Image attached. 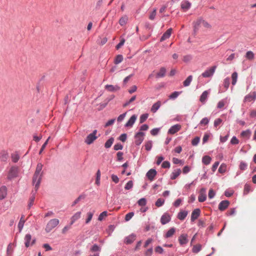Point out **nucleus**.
Segmentation results:
<instances>
[{
  "label": "nucleus",
  "mask_w": 256,
  "mask_h": 256,
  "mask_svg": "<svg viewBox=\"0 0 256 256\" xmlns=\"http://www.w3.org/2000/svg\"><path fill=\"white\" fill-rule=\"evenodd\" d=\"M160 106L161 102L160 101H158L154 103L151 108V112L153 113H155L160 108Z\"/></svg>",
  "instance_id": "b1692460"
},
{
  "label": "nucleus",
  "mask_w": 256,
  "mask_h": 256,
  "mask_svg": "<svg viewBox=\"0 0 256 256\" xmlns=\"http://www.w3.org/2000/svg\"><path fill=\"white\" fill-rule=\"evenodd\" d=\"M230 84V79L228 77L226 78L224 80L223 85L226 90H227Z\"/></svg>",
  "instance_id": "4c0bfd02"
},
{
  "label": "nucleus",
  "mask_w": 256,
  "mask_h": 256,
  "mask_svg": "<svg viewBox=\"0 0 256 256\" xmlns=\"http://www.w3.org/2000/svg\"><path fill=\"white\" fill-rule=\"evenodd\" d=\"M42 167L43 164H42L38 163L36 166V171L32 177V184H33L34 185V190L36 192L38 189L42 179V176L43 172H42L40 176V174L42 170Z\"/></svg>",
  "instance_id": "f257e3e1"
},
{
  "label": "nucleus",
  "mask_w": 256,
  "mask_h": 256,
  "mask_svg": "<svg viewBox=\"0 0 256 256\" xmlns=\"http://www.w3.org/2000/svg\"><path fill=\"white\" fill-rule=\"evenodd\" d=\"M176 230L174 228H170L166 234L165 237L168 238L172 236L173 234H174Z\"/></svg>",
  "instance_id": "2f4dec72"
},
{
  "label": "nucleus",
  "mask_w": 256,
  "mask_h": 256,
  "mask_svg": "<svg viewBox=\"0 0 256 256\" xmlns=\"http://www.w3.org/2000/svg\"><path fill=\"white\" fill-rule=\"evenodd\" d=\"M11 158H12V161L14 162V163H16L18 162V160H19L20 159V156L18 154V152H16L14 154H11Z\"/></svg>",
  "instance_id": "cd10ccee"
},
{
  "label": "nucleus",
  "mask_w": 256,
  "mask_h": 256,
  "mask_svg": "<svg viewBox=\"0 0 256 256\" xmlns=\"http://www.w3.org/2000/svg\"><path fill=\"white\" fill-rule=\"evenodd\" d=\"M59 224V220L57 218L50 220L47 224L45 230L46 232H50L54 228Z\"/></svg>",
  "instance_id": "7ed1b4c3"
},
{
  "label": "nucleus",
  "mask_w": 256,
  "mask_h": 256,
  "mask_svg": "<svg viewBox=\"0 0 256 256\" xmlns=\"http://www.w3.org/2000/svg\"><path fill=\"white\" fill-rule=\"evenodd\" d=\"M114 141V139L113 138H111L110 139H108L105 143V147L106 148H110L112 146Z\"/></svg>",
  "instance_id": "ea45409f"
},
{
  "label": "nucleus",
  "mask_w": 256,
  "mask_h": 256,
  "mask_svg": "<svg viewBox=\"0 0 256 256\" xmlns=\"http://www.w3.org/2000/svg\"><path fill=\"white\" fill-rule=\"evenodd\" d=\"M136 236L135 234H132L126 238L124 242L126 244H130L136 240Z\"/></svg>",
  "instance_id": "aec40b11"
},
{
  "label": "nucleus",
  "mask_w": 256,
  "mask_h": 256,
  "mask_svg": "<svg viewBox=\"0 0 256 256\" xmlns=\"http://www.w3.org/2000/svg\"><path fill=\"white\" fill-rule=\"evenodd\" d=\"M251 134V132L250 130L242 131L240 134V136L244 138H249Z\"/></svg>",
  "instance_id": "bb28decb"
},
{
  "label": "nucleus",
  "mask_w": 256,
  "mask_h": 256,
  "mask_svg": "<svg viewBox=\"0 0 256 256\" xmlns=\"http://www.w3.org/2000/svg\"><path fill=\"white\" fill-rule=\"evenodd\" d=\"M194 30L196 32L200 27L203 26L206 28H210L211 26L205 20L198 18L193 22Z\"/></svg>",
  "instance_id": "f03ea898"
},
{
  "label": "nucleus",
  "mask_w": 256,
  "mask_h": 256,
  "mask_svg": "<svg viewBox=\"0 0 256 256\" xmlns=\"http://www.w3.org/2000/svg\"><path fill=\"white\" fill-rule=\"evenodd\" d=\"M209 92L208 90L204 91L200 96V100L202 103L204 104L208 97Z\"/></svg>",
  "instance_id": "4be33fe9"
},
{
  "label": "nucleus",
  "mask_w": 256,
  "mask_h": 256,
  "mask_svg": "<svg viewBox=\"0 0 256 256\" xmlns=\"http://www.w3.org/2000/svg\"><path fill=\"white\" fill-rule=\"evenodd\" d=\"M181 170L180 169H177L175 170H174L171 174L170 178L172 180H175L178 176L180 175L181 174Z\"/></svg>",
  "instance_id": "a878e982"
},
{
  "label": "nucleus",
  "mask_w": 256,
  "mask_h": 256,
  "mask_svg": "<svg viewBox=\"0 0 256 256\" xmlns=\"http://www.w3.org/2000/svg\"><path fill=\"white\" fill-rule=\"evenodd\" d=\"M81 212H76L72 218V224L75 220H77L80 217Z\"/></svg>",
  "instance_id": "79ce46f5"
},
{
  "label": "nucleus",
  "mask_w": 256,
  "mask_h": 256,
  "mask_svg": "<svg viewBox=\"0 0 256 256\" xmlns=\"http://www.w3.org/2000/svg\"><path fill=\"white\" fill-rule=\"evenodd\" d=\"M172 28H170L168 29L162 36L160 38V41L162 42L164 41L167 39H168L172 32Z\"/></svg>",
  "instance_id": "4468645a"
},
{
  "label": "nucleus",
  "mask_w": 256,
  "mask_h": 256,
  "mask_svg": "<svg viewBox=\"0 0 256 256\" xmlns=\"http://www.w3.org/2000/svg\"><path fill=\"white\" fill-rule=\"evenodd\" d=\"M182 92H174L170 94L168 97L170 99L174 100Z\"/></svg>",
  "instance_id": "c9c22d12"
},
{
  "label": "nucleus",
  "mask_w": 256,
  "mask_h": 256,
  "mask_svg": "<svg viewBox=\"0 0 256 256\" xmlns=\"http://www.w3.org/2000/svg\"><path fill=\"white\" fill-rule=\"evenodd\" d=\"M133 186V182L132 180L128 182L124 186L126 190H130L132 188Z\"/></svg>",
  "instance_id": "6e6d98bb"
},
{
  "label": "nucleus",
  "mask_w": 256,
  "mask_h": 256,
  "mask_svg": "<svg viewBox=\"0 0 256 256\" xmlns=\"http://www.w3.org/2000/svg\"><path fill=\"white\" fill-rule=\"evenodd\" d=\"M247 166L248 165L246 162H241L240 164V168L242 170H244L246 168Z\"/></svg>",
  "instance_id": "680f3d73"
},
{
  "label": "nucleus",
  "mask_w": 256,
  "mask_h": 256,
  "mask_svg": "<svg viewBox=\"0 0 256 256\" xmlns=\"http://www.w3.org/2000/svg\"><path fill=\"white\" fill-rule=\"evenodd\" d=\"M246 57L250 60H252L254 58V54L252 51H248L246 53Z\"/></svg>",
  "instance_id": "c03bdc74"
},
{
  "label": "nucleus",
  "mask_w": 256,
  "mask_h": 256,
  "mask_svg": "<svg viewBox=\"0 0 256 256\" xmlns=\"http://www.w3.org/2000/svg\"><path fill=\"white\" fill-rule=\"evenodd\" d=\"M188 214V212L186 210H182L178 214L177 218L181 220H183L185 219Z\"/></svg>",
  "instance_id": "5701e85b"
},
{
  "label": "nucleus",
  "mask_w": 256,
  "mask_h": 256,
  "mask_svg": "<svg viewBox=\"0 0 256 256\" xmlns=\"http://www.w3.org/2000/svg\"><path fill=\"white\" fill-rule=\"evenodd\" d=\"M136 120V116L134 114L132 115L128 122L126 124L125 126L126 127H131L134 124Z\"/></svg>",
  "instance_id": "6ab92c4d"
},
{
  "label": "nucleus",
  "mask_w": 256,
  "mask_h": 256,
  "mask_svg": "<svg viewBox=\"0 0 256 256\" xmlns=\"http://www.w3.org/2000/svg\"><path fill=\"white\" fill-rule=\"evenodd\" d=\"M106 88L109 91H114L119 89L118 86H114L112 85L106 86Z\"/></svg>",
  "instance_id": "8fccbe9b"
},
{
  "label": "nucleus",
  "mask_w": 256,
  "mask_h": 256,
  "mask_svg": "<svg viewBox=\"0 0 256 256\" xmlns=\"http://www.w3.org/2000/svg\"><path fill=\"white\" fill-rule=\"evenodd\" d=\"M156 9H154L153 10V11L150 14V15L149 16V18L150 20H154V18H155L156 16Z\"/></svg>",
  "instance_id": "e2e57ef3"
},
{
  "label": "nucleus",
  "mask_w": 256,
  "mask_h": 256,
  "mask_svg": "<svg viewBox=\"0 0 256 256\" xmlns=\"http://www.w3.org/2000/svg\"><path fill=\"white\" fill-rule=\"evenodd\" d=\"M145 148L146 150H151L152 147V142L151 141L148 142L145 144Z\"/></svg>",
  "instance_id": "052dcab7"
},
{
  "label": "nucleus",
  "mask_w": 256,
  "mask_h": 256,
  "mask_svg": "<svg viewBox=\"0 0 256 256\" xmlns=\"http://www.w3.org/2000/svg\"><path fill=\"white\" fill-rule=\"evenodd\" d=\"M192 80V75L189 76L186 80L183 82V85L184 86H188L190 85Z\"/></svg>",
  "instance_id": "c85d7f7f"
},
{
  "label": "nucleus",
  "mask_w": 256,
  "mask_h": 256,
  "mask_svg": "<svg viewBox=\"0 0 256 256\" xmlns=\"http://www.w3.org/2000/svg\"><path fill=\"white\" fill-rule=\"evenodd\" d=\"M32 240V236L30 234H28L25 236L24 240H25V246L26 248H28L30 246V241ZM36 242V239L34 238L30 244L31 246L34 245Z\"/></svg>",
  "instance_id": "0eeeda50"
},
{
  "label": "nucleus",
  "mask_w": 256,
  "mask_h": 256,
  "mask_svg": "<svg viewBox=\"0 0 256 256\" xmlns=\"http://www.w3.org/2000/svg\"><path fill=\"white\" fill-rule=\"evenodd\" d=\"M211 160L212 159L210 156H206L202 158V162L204 164L208 165L210 164Z\"/></svg>",
  "instance_id": "473e14b6"
},
{
  "label": "nucleus",
  "mask_w": 256,
  "mask_h": 256,
  "mask_svg": "<svg viewBox=\"0 0 256 256\" xmlns=\"http://www.w3.org/2000/svg\"><path fill=\"white\" fill-rule=\"evenodd\" d=\"M200 140V138L198 136L194 138L192 141V145L194 146H196L198 144Z\"/></svg>",
  "instance_id": "13d9d810"
},
{
  "label": "nucleus",
  "mask_w": 256,
  "mask_h": 256,
  "mask_svg": "<svg viewBox=\"0 0 256 256\" xmlns=\"http://www.w3.org/2000/svg\"><path fill=\"white\" fill-rule=\"evenodd\" d=\"M138 203L140 206H144L146 204V200L145 198H142L138 200Z\"/></svg>",
  "instance_id": "603ef678"
},
{
  "label": "nucleus",
  "mask_w": 256,
  "mask_h": 256,
  "mask_svg": "<svg viewBox=\"0 0 256 256\" xmlns=\"http://www.w3.org/2000/svg\"><path fill=\"white\" fill-rule=\"evenodd\" d=\"M148 114H145L141 115L140 118V123H143L148 118Z\"/></svg>",
  "instance_id": "a18cd8bd"
},
{
  "label": "nucleus",
  "mask_w": 256,
  "mask_h": 256,
  "mask_svg": "<svg viewBox=\"0 0 256 256\" xmlns=\"http://www.w3.org/2000/svg\"><path fill=\"white\" fill-rule=\"evenodd\" d=\"M34 200H35V196H34V194L30 198V202L28 205V209H30L31 206L33 205Z\"/></svg>",
  "instance_id": "37998d69"
},
{
  "label": "nucleus",
  "mask_w": 256,
  "mask_h": 256,
  "mask_svg": "<svg viewBox=\"0 0 256 256\" xmlns=\"http://www.w3.org/2000/svg\"><path fill=\"white\" fill-rule=\"evenodd\" d=\"M192 59V56L190 54L186 55L183 56L182 60L185 62H190Z\"/></svg>",
  "instance_id": "09e8293b"
},
{
  "label": "nucleus",
  "mask_w": 256,
  "mask_h": 256,
  "mask_svg": "<svg viewBox=\"0 0 256 256\" xmlns=\"http://www.w3.org/2000/svg\"><path fill=\"white\" fill-rule=\"evenodd\" d=\"M238 77V74L236 72H234L232 74V86H234L236 84V83L237 82Z\"/></svg>",
  "instance_id": "c756f323"
},
{
  "label": "nucleus",
  "mask_w": 256,
  "mask_h": 256,
  "mask_svg": "<svg viewBox=\"0 0 256 256\" xmlns=\"http://www.w3.org/2000/svg\"><path fill=\"white\" fill-rule=\"evenodd\" d=\"M128 20V18L127 16H122L119 20V23L121 26L125 25Z\"/></svg>",
  "instance_id": "e433bc0d"
},
{
  "label": "nucleus",
  "mask_w": 256,
  "mask_h": 256,
  "mask_svg": "<svg viewBox=\"0 0 256 256\" xmlns=\"http://www.w3.org/2000/svg\"><path fill=\"white\" fill-rule=\"evenodd\" d=\"M50 138V137H49L47 139V140L44 142V144L42 145V146L40 150V152H39V154H40L42 153V152H43V150H44V149L45 148L46 146L48 144V140Z\"/></svg>",
  "instance_id": "864d4df0"
},
{
  "label": "nucleus",
  "mask_w": 256,
  "mask_h": 256,
  "mask_svg": "<svg viewBox=\"0 0 256 256\" xmlns=\"http://www.w3.org/2000/svg\"><path fill=\"white\" fill-rule=\"evenodd\" d=\"M7 194V188L6 186H3L0 188V200L4 199Z\"/></svg>",
  "instance_id": "f3484780"
},
{
  "label": "nucleus",
  "mask_w": 256,
  "mask_h": 256,
  "mask_svg": "<svg viewBox=\"0 0 256 256\" xmlns=\"http://www.w3.org/2000/svg\"><path fill=\"white\" fill-rule=\"evenodd\" d=\"M86 197V196L84 194H80L79 196L76 198L74 201L73 202V203L72 204V206H74L76 204H77L80 200H84Z\"/></svg>",
  "instance_id": "72a5a7b5"
},
{
  "label": "nucleus",
  "mask_w": 256,
  "mask_h": 256,
  "mask_svg": "<svg viewBox=\"0 0 256 256\" xmlns=\"http://www.w3.org/2000/svg\"><path fill=\"white\" fill-rule=\"evenodd\" d=\"M8 158V154L7 151L3 150L0 152V159L2 162H6Z\"/></svg>",
  "instance_id": "a211bd4d"
},
{
  "label": "nucleus",
  "mask_w": 256,
  "mask_h": 256,
  "mask_svg": "<svg viewBox=\"0 0 256 256\" xmlns=\"http://www.w3.org/2000/svg\"><path fill=\"white\" fill-rule=\"evenodd\" d=\"M238 142H239L238 140L234 136H233L232 138L231 139L230 143L232 144H238Z\"/></svg>",
  "instance_id": "69168bd1"
},
{
  "label": "nucleus",
  "mask_w": 256,
  "mask_h": 256,
  "mask_svg": "<svg viewBox=\"0 0 256 256\" xmlns=\"http://www.w3.org/2000/svg\"><path fill=\"white\" fill-rule=\"evenodd\" d=\"M123 60V56L122 55H118L115 58L114 63L116 64H118L121 62Z\"/></svg>",
  "instance_id": "49530a36"
},
{
  "label": "nucleus",
  "mask_w": 256,
  "mask_h": 256,
  "mask_svg": "<svg viewBox=\"0 0 256 256\" xmlns=\"http://www.w3.org/2000/svg\"><path fill=\"white\" fill-rule=\"evenodd\" d=\"M166 70L164 68H161L159 72L156 74V78L164 77L165 75Z\"/></svg>",
  "instance_id": "7c9ffc66"
},
{
  "label": "nucleus",
  "mask_w": 256,
  "mask_h": 256,
  "mask_svg": "<svg viewBox=\"0 0 256 256\" xmlns=\"http://www.w3.org/2000/svg\"><path fill=\"white\" fill-rule=\"evenodd\" d=\"M182 128V126L180 124H175L170 127L168 131V133L174 134L179 131Z\"/></svg>",
  "instance_id": "9b49d317"
},
{
  "label": "nucleus",
  "mask_w": 256,
  "mask_h": 256,
  "mask_svg": "<svg viewBox=\"0 0 256 256\" xmlns=\"http://www.w3.org/2000/svg\"><path fill=\"white\" fill-rule=\"evenodd\" d=\"M93 215H94L93 212H88V214H87L88 217L86 220V224H88L90 222V221L92 220V218Z\"/></svg>",
  "instance_id": "de8ad7c7"
},
{
  "label": "nucleus",
  "mask_w": 256,
  "mask_h": 256,
  "mask_svg": "<svg viewBox=\"0 0 256 256\" xmlns=\"http://www.w3.org/2000/svg\"><path fill=\"white\" fill-rule=\"evenodd\" d=\"M225 103H226V102L224 100L220 101L218 104V106H217L218 108H222L225 105Z\"/></svg>",
  "instance_id": "338daca9"
},
{
  "label": "nucleus",
  "mask_w": 256,
  "mask_h": 256,
  "mask_svg": "<svg viewBox=\"0 0 256 256\" xmlns=\"http://www.w3.org/2000/svg\"><path fill=\"white\" fill-rule=\"evenodd\" d=\"M144 134L143 132H140L135 136V144L136 145H140L142 144L144 140Z\"/></svg>",
  "instance_id": "1a4fd4ad"
},
{
  "label": "nucleus",
  "mask_w": 256,
  "mask_h": 256,
  "mask_svg": "<svg viewBox=\"0 0 256 256\" xmlns=\"http://www.w3.org/2000/svg\"><path fill=\"white\" fill-rule=\"evenodd\" d=\"M134 213L133 212H129L125 216V220L126 221L130 220L132 217L134 216Z\"/></svg>",
  "instance_id": "4d7b16f0"
},
{
  "label": "nucleus",
  "mask_w": 256,
  "mask_h": 256,
  "mask_svg": "<svg viewBox=\"0 0 256 256\" xmlns=\"http://www.w3.org/2000/svg\"><path fill=\"white\" fill-rule=\"evenodd\" d=\"M42 247L45 249L46 251H49L52 250V248L48 244H44Z\"/></svg>",
  "instance_id": "774afa93"
},
{
  "label": "nucleus",
  "mask_w": 256,
  "mask_h": 256,
  "mask_svg": "<svg viewBox=\"0 0 256 256\" xmlns=\"http://www.w3.org/2000/svg\"><path fill=\"white\" fill-rule=\"evenodd\" d=\"M96 140V130H93L92 132L88 134L84 142L87 144H90Z\"/></svg>",
  "instance_id": "423d86ee"
},
{
  "label": "nucleus",
  "mask_w": 256,
  "mask_h": 256,
  "mask_svg": "<svg viewBox=\"0 0 256 256\" xmlns=\"http://www.w3.org/2000/svg\"><path fill=\"white\" fill-rule=\"evenodd\" d=\"M202 249V246L200 244H197L194 246L192 251L194 253L198 252Z\"/></svg>",
  "instance_id": "f704fd0d"
},
{
  "label": "nucleus",
  "mask_w": 256,
  "mask_h": 256,
  "mask_svg": "<svg viewBox=\"0 0 256 256\" xmlns=\"http://www.w3.org/2000/svg\"><path fill=\"white\" fill-rule=\"evenodd\" d=\"M226 166L224 164H222L218 168V172L220 173H224L226 172Z\"/></svg>",
  "instance_id": "0e129e2a"
},
{
  "label": "nucleus",
  "mask_w": 256,
  "mask_h": 256,
  "mask_svg": "<svg viewBox=\"0 0 256 256\" xmlns=\"http://www.w3.org/2000/svg\"><path fill=\"white\" fill-rule=\"evenodd\" d=\"M216 68V66H214L210 67L202 74V76L203 78H210L214 74Z\"/></svg>",
  "instance_id": "39448f33"
},
{
  "label": "nucleus",
  "mask_w": 256,
  "mask_h": 256,
  "mask_svg": "<svg viewBox=\"0 0 256 256\" xmlns=\"http://www.w3.org/2000/svg\"><path fill=\"white\" fill-rule=\"evenodd\" d=\"M209 119L207 118H203L200 122V124L201 125H206L209 122Z\"/></svg>",
  "instance_id": "bf43d9fd"
},
{
  "label": "nucleus",
  "mask_w": 256,
  "mask_h": 256,
  "mask_svg": "<svg viewBox=\"0 0 256 256\" xmlns=\"http://www.w3.org/2000/svg\"><path fill=\"white\" fill-rule=\"evenodd\" d=\"M198 200L200 202H204L206 200V195L201 193L198 197Z\"/></svg>",
  "instance_id": "3c124183"
},
{
  "label": "nucleus",
  "mask_w": 256,
  "mask_h": 256,
  "mask_svg": "<svg viewBox=\"0 0 256 256\" xmlns=\"http://www.w3.org/2000/svg\"><path fill=\"white\" fill-rule=\"evenodd\" d=\"M24 215L22 216L18 224V228L19 232H21V231L24 227V224L25 222V220H24Z\"/></svg>",
  "instance_id": "393cba45"
},
{
  "label": "nucleus",
  "mask_w": 256,
  "mask_h": 256,
  "mask_svg": "<svg viewBox=\"0 0 256 256\" xmlns=\"http://www.w3.org/2000/svg\"><path fill=\"white\" fill-rule=\"evenodd\" d=\"M178 241L181 245H184L188 243V234H182L178 238Z\"/></svg>",
  "instance_id": "2eb2a0df"
},
{
  "label": "nucleus",
  "mask_w": 256,
  "mask_h": 256,
  "mask_svg": "<svg viewBox=\"0 0 256 256\" xmlns=\"http://www.w3.org/2000/svg\"><path fill=\"white\" fill-rule=\"evenodd\" d=\"M256 99V92H252L245 96L244 102H251L254 101Z\"/></svg>",
  "instance_id": "6e6552de"
},
{
  "label": "nucleus",
  "mask_w": 256,
  "mask_h": 256,
  "mask_svg": "<svg viewBox=\"0 0 256 256\" xmlns=\"http://www.w3.org/2000/svg\"><path fill=\"white\" fill-rule=\"evenodd\" d=\"M170 216L168 213H164L161 217L160 222L162 224H165L170 222Z\"/></svg>",
  "instance_id": "9d476101"
},
{
  "label": "nucleus",
  "mask_w": 256,
  "mask_h": 256,
  "mask_svg": "<svg viewBox=\"0 0 256 256\" xmlns=\"http://www.w3.org/2000/svg\"><path fill=\"white\" fill-rule=\"evenodd\" d=\"M222 119L218 118L215 120L214 121V126L215 128H217L218 126H220L222 122Z\"/></svg>",
  "instance_id": "5fc2aeb1"
},
{
  "label": "nucleus",
  "mask_w": 256,
  "mask_h": 256,
  "mask_svg": "<svg viewBox=\"0 0 256 256\" xmlns=\"http://www.w3.org/2000/svg\"><path fill=\"white\" fill-rule=\"evenodd\" d=\"M164 200L160 198H158L157 200L156 201V202L155 203V205L158 208V207L162 206L164 204Z\"/></svg>",
  "instance_id": "a19ab883"
},
{
  "label": "nucleus",
  "mask_w": 256,
  "mask_h": 256,
  "mask_svg": "<svg viewBox=\"0 0 256 256\" xmlns=\"http://www.w3.org/2000/svg\"><path fill=\"white\" fill-rule=\"evenodd\" d=\"M191 6V4L188 0H184L181 4V8L186 11L188 10Z\"/></svg>",
  "instance_id": "412c9836"
},
{
  "label": "nucleus",
  "mask_w": 256,
  "mask_h": 256,
  "mask_svg": "<svg viewBox=\"0 0 256 256\" xmlns=\"http://www.w3.org/2000/svg\"><path fill=\"white\" fill-rule=\"evenodd\" d=\"M200 210L199 208H196L194 210L191 215V220L192 222H194L196 220L198 216H200Z\"/></svg>",
  "instance_id": "ddd939ff"
},
{
  "label": "nucleus",
  "mask_w": 256,
  "mask_h": 256,
  "mask_svg": "<svg viewBox=\"0 0 256 256\" xmlns=\"http://www.w3.org/2000/svg\"><path fill=\"white\" fill-rule=\"evenodd\" d=\"M156 173V171L154 169H150L148 172L146 176L150 180L152 181L154 180Z\"/></svg>",
  "instance_id": "f8f14e48"
},
{
  "label": "nucleus",
  "mask_w": 256,
  "mask_h": 256,
  "mask_svg": "<svg viewBox=\"0 0 256 256\" xmlns=\"http://www.w3.org/2000/svg\"><path fill=\"white\" fill-rule=\"evenodd\" d=\"M19 168L17 166H12L8 172V179L9 180H11L18 176Z\"/></svg>",
  "instance_id": "20e7f679"
},
{
  "label": "nucleus",
  "mask_w": 256,
  "mask_h": 256,
  "mask_svg": "<svg viewBox=\"0 0 256 256\" xmlns=\"http://www.w3.org/2000/svg\"><path fill=\"white\" fill-rule=\"evenodd\" d=\"M108 214L106 211L103 212L100 214V216L98 218V220H100V221L103 220H104L106 218V217L108 216Z\"/></svg>",
  "instance_id": "58836bf2"
},
{
  "label": "nucleus",
  "mask_w": 256,
  "mask_h": 256,
  "mask_svg": "<svg viewBox=\"0 0 256 256\" xmlns=\"http://www.w3.org/2000/svg\"><path fill=\"white\" fill-rule=\"evenodd\" d=\"M230 202L228 200H222L218 204V208L220 210H225L229 206Z\"/></svg>",
  "instance_id": "dca6fc26"
}]
</instances>
